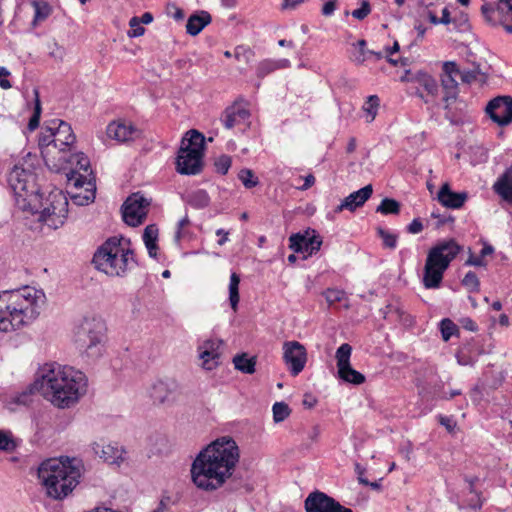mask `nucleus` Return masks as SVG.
<instances>
[{"mask_svg": "<svg viewBox=\"0 0 512 512\" xmlns=\"http://www.w3.org/2000/svg\"><path fill=\"white\" fill-rule=\"evenodd\" d=\"M177 385L175 382L158 381L151 389V397L154 402L163 404L174 399Z\"/></svg>", "mask_w": 512, "mask_h": 512, "instance_id": "393cba45", "label": "nucleus"}, {"mask_svg": "<svg viewBox=\"0 0 512 512\" xmlns=\"http://www.w3.org/2000/svg\"><path fill=\"white\" fill-rule=\"evenodd\" d=\"M469 250V257L468 259L466 260L465 262V265L466 266H475V267H483V266H486V261L484 259H482L480 257V255L478 256H475L472 251H471V248L468 249Z\"/></svg>", "mask_w": 512, "mask_h": 512, "instance_id": "13d9d810", "label": "nucleus"}, {"mask_svg": "<svg viewBox=\"0 0 512 512\" xmlns=\"http://www.w3.org/2000/svg\"><path fill=\"white\" fill-rule=\"evenodd\" d=\"M41 484L48 497L62 500L79 484L81 478V461L78 459L50 458L43 461L37 470Z\"/></svg>", "mask_w": 512, "mask_h": 512, "instance_id": "423d86ee", "label": "nucleus"}, {"mask_svg": "<svg viewBox=\"0 0 512 512\" xmlns=\"http://www.w3.org/2000/svg\"><path fill=\"white\" fill-rule=\"evenodd\" d=\"M249 117L250 113L246 108L242 107L238 103H234L225 109L221 117V121L226 129H232L236 125L248 120Z\"/></svg>", "mask_w": 512, "mask_h": 512, "instance_id": "4be33fe9", "label": "nucleus"}, {"mask_svg": "<svg viewBox=\"0 0 512 512\" xmlns=\"http://www.w3.org/2000/svg\"><path fill=\"white\" fill-rule=\"evenodd\" d=\"M423 15H424L425 17H427V18H428V20H429L432 24H434V25H438V24H439V18L436 16V14H435L433 11H431V10L429 9V7H428V6H426V10L424 11V14H423Z\"/></svg>", "mask_w": 512, "mask_h": 512, "instance_id": "338daca9", "label": "nucleus"}, {"mask_svg": "<svg viewBox=\"0 0 512 512\" xmlns=\"http://www.w3.org/2000/svg\"><path fill=\"white\" fill-rule=\"evenodd\" d=\"M289 242V247L296 253H303L304 258L319 251L322 245L321 237L310 227L304 233L292 234Z\"/></svg>", "mask_w": 512, "mask_h": 512, "instance_id": "2eb2a0df", "label": "nucleus"}, {"mask_svg": "<svg viewBox=\"0 0 512 512\" xmlns=\"http://www.w3.org/2000/svg\"><path fill=\"white\" fill-rule=\"evenodd\" d=\"M222 345L223 341L220 339H208L199 346V356L203 360L204 368L211 370L213 365L218 364Z\"/></svg>", "mask_w": 512, "mask_h": 512, "instance_id": "6ab92c4d", "label": "nucleus"}, {"mask_svg": "<svg viewBox=\"0 0 512 512\" xmlns=\"http://www.w3.org/2000/svg\"><path fill=\"white\" fill-rule=\"evenodd\" d=\"M143 242L151 258H157L158 254V229L157 226H146L143 233Z\"/></svg>", "mask_w": 512, "mask_h": 512, "instance_id": "c756f323", "label": "nucleus"}, {"mask_svg": "<svg viewBox=\"0 0 512 512\" xmlns=\"http://www.w3.org/2000/svg\"><path fill=\"white\" fill-rule=\"evenodd\" d=\"M212 21L211 15L204 10L192 14L186 24V32L191 36L198 35Z\"/></svg>", "mask_w": 512, "mask_h": 512, "instance_id": "bb28decb", "label": "nucleus"}, {"mask_svg": "<svg viewBox=\"0 0 512 512\" xmlns=\"http://www.w3.org/2000/svg\"><path fill=\"white\" fill-rule=\"evenodd\" d=\"M338 377L348 383L355 385L362 384L365 381V376L351 367V364L343 367V370L338 369Z\"/></svg>", "mask_w": 512, "mask_h": 512, "instance_id": "473e14b6", "label": "nucleus"}, {"mask_svg": "<svg viewBox=\"0 0 512 512\" xmlns=\"http://www.w3.org/2000/svg\"><path fill=\"white\" fill-rule=\"evenodd\" d=\"M460 324L465 330H468L471 332H476L478 330V325L470 317H464V318L460 319Z\"/></svg>", "mask_w": 512, "mask_h": 512, "instance_id": "052dcab7", "label": "nucleus"}, {"mask_svg": "<svg viewBox=\"0 0 512 512\" xmlns=\"http://www.w3.org/2000/svg\"><path fill=\"white\" fill-rule=\"evenodd\" d=\"M40 375L42 396L57 408H70L86 393L87 378L73 367L46 363L40 369Z\"/></svg>", "mask_w": 512, "mask_h": 512, "instance_id": "7ed1b4c3", "label": "nucleus"}, {"mask_svg": "<svg viewBox=\"0 0 512 512\" xmlns=\"http://www.w3.org/2000/svg\"><path fill=\"white\" fill-rule=\"evenodd\" d=\"M231 164V157L228 155H222L215 161V169L218 173L225 175L230 169Z\"/></svg>", "mask_w": 512, "mask_h": 512, "instance_id": "864d4df0", "label": "nucleus"}, {"mask_svg": "<svg viewBox=\"0 0 512 512\" xmlns=\"http://www.w3.org/2000/svg\"><path fill=\"white\" fill-rule=\"evenodd\" d=\"M355 473L357 474V479L360 484L367 485L369 484V480L365 477L366 469L361 466L359 463H355Z\"/></svg>", "mask_w": 512, "mask_h": 512, "instance_id": "680f3d73", "label": "nucleus"}, {"mask_svg": "<svg viewBox=\"0 0 512 512\" xmlns=\"http://www.w3.org/2000/svg\"><path fill=\"white\" fill-rule=\"evenodd\" d=\"M240 276L236 272H232L229 283V302L233 311H237L239 296Z\"/></svg>", "mask_w": 512, "mask_h": 512, "instance_id": "72a5a7b5", "label": "nucleus"}, {"mask_svg": "<svg viewBox=\"0 0 512 512\" xmlns=\"http://www.w3.org/2000/svg\"><path fill=\"white\" fill-rule=\"evenodd\" d=\"M283 359L291 375L297 376L305 367L307 353L305 347L297 341L285 342Z\"/></svg>", "mask_w": 512, "mask_h": 512, "instance_id": "f3484780", "label": "nucleus"}, {"mask_svg": "<svg viewBox=\"0 0 512 512\" xmlns=\"http://www.w3.org/2000/svg\"><path fill=\"white\" fill-rule=\"evenodd\" d=\"M481 12L486 22L493 26L504 24L506 20L512 21V0H497L495 5L485 2ZM505 30L512 33V24L505 25Z\"/></svg>", "mask_w": 512, "mask_h": 512, "instance_id": "4468645a", "label": "nucleus"}, {"mask_svg": "<svg viewBox=\"0 0 512 512\" xmlns=\"http://www.w3.org/2000/svg\"><path fill=\"white\" fill-rule=\"evenodd\" d=\"M8 182L14 192L16 207L25 218L27 215L37 216L38 222L51 221L63 224L68 214V200L60 192H51L48 197L49 206L42 208V195L35 183V175L30 169L16 164L8 176Z\"/></svg>", "mask_w": 512, "mask_h": 512, "instance_id": "f257e3e1", "label": "nucleus"}, {"mask_svg": "<svg viewBox=\"0 0 512 512\" xmlns=\"http://www.w3.org/2000/svg\"><path fill=\"white\" fill-rule=\"evenodd\" d=\"M36 392L42 395V380L40 372L38 373L36 380L15 397V402L21 405H28L31 402V396Z\"/></svg>", "mask_w": 512, "mask_h": 512, "instance_id": "7c9ffc66", "label": "nucleus"}, {"mask_svg": "<svg viewBox=\"0 0 512 512\" xmlns=\"http://www.w3.org/2000/svg\"><path fill=\"white\" fill-rule=\"evenodd\" d=\"M94 268L109 277L124 278L138 266L131 240L123 236L107 238L94 252Z\"/></svg>", "mask_w": 512, "mask_h": 512, "instance_id": "39448f33", "label": "nucleus"}, {"mask_svg": "<svg viewBox=\"0 0 512 512\" xmlns=\"http://www.w3.org/2000/svg\"><path fill=\"white\" fill-rule=\"evenodd\" d=\"M239 458V447L233 438L216 439L194 459L191 466L193 483L205 491L217 490L232 476Z\"/></svg>", "mask_w": 512, "mask_h": 512, "instance_id": "f03ea898", "label": "nucleus"}, {"mask_svg": "<svg viewBox=\"0 0 512 512\" xmlns=\"http://www.w3.org/2000/svg\"><path fill=\"white\" fill-rule=\"evenodd\" d=\"M34 95H35L34 112H33V115L30 118L29 123H28V129L30 131H34L39 126L40 116H41V111H42L38 90H34Z\"/></svg>", "mask_w": 512, "mask_h": 512, "instance_id": "c03bdc74", "label": "nucleus"}, {"mask_svg": "<svg viewBox=\"0 0 512 512\" xmlns=\"http://www.w3.org/2000/svg\"><path fill=\"white\" fill-rule=\"evenodd\" d=\"M234 56L239 62L250 63L253 60L254 52L245 46H237L234 50Z\"/></svg>", "mask_w": 512, "mask_h": 512, "instance_id": "09e8293b", "label": "nucleus"}, {"mask_svg": "<svg viewBox=\"0 0 512 512\" xmlns=\"http://www.w3.org/2000/svg\"><path fill=\"white\" fill-rule=\"evenodd\" d=\"M371 12L370 3L368 0H361V7L352 11V16L358 20H363Z\"/></svg>", "mask_w": 512, "mask_h": 512, "instance_id": "6e6d98bb", "label": "nucleus"}, {"mask_svg": "<svg viewBox=\"0 0 512 512\" xmlns=\"http://www.w3.org/2000/svg\"><path fill=\"white\" fill-rule=\"evenodd\" d=\"M290 67V61L288 59H265L261 61L256 69L257 76L260 78L265 77L266 75L283 68Z\"/></svg>", "mask_w": 512, "mask_h": 512, "instance_id": "c85d7f7f", "label": "nucleus"}, {"mask_svg": "<svg viewBox=\"0 0 512 512\" xmlns=\"http://www.w3.org/2000/svg\"><path fill=\"white\" fill-rule=\"evenodd\" d=\"M481 74V70H480V66L477 65L476 67H474L473 69H470V70H460L459 69V74H458V77L461 79V81L463 83H467V84H470L472 82H474L478 75Z\"/></svg>", "mask_w": 512, "mask_h": 512, "instance_id": "8fccbe9b", "label": "nucleus"}, {"mask_svg": "<svg viewBox=\"0 0 512 512\" xmlns=\"http://www.w3.org/2000/svg\"><path fill=\"white\" fill-rule=\"evenodd\" d=\"M373 188L371 184L349 194L338 206V210L348 209L355 210L357 207L362 206L372 195Z\"/></svg>", "mask_w": 512, "mask_h": 512, "instance_id": "b1692460", "label": "nucleus"}, {"mask_svg": "<svg viewBox=\"0 0 512 512\" xmlns=\"http://www.w3.org/2000/svg\"><path fill=\"white\" fill-rule=\"evenodd\" d=\"M10 72L5 67H0V87L2 89H9L12 87L10 81L7 79Z\"/></svg>", "mask_w": 512, "mask_h": 512, "instance_id": "bf43d9fd", "label": "nucleus"}, {"mask_svg": "<svg viewBox=\"0 0 512 512\" xmlns=\"http://www.w3.org/2000/svg\"><path fill=\"white\" fill-rule=\"evenodd\" d=\"M75 140L76 137L70 124L60 119H53L41 132L38 144L41 153L44 155L46 153L45 149H48L51 145L63 152L73 145Z\"/></svg>", "mask_w": 512, "mask_h": 512, "instance_id": "9d476101", "label": "nucleus"}, {"mask_svg": "<svg viewBox=\"0 0 512 512\" xmlns=\"http://www.w3.org/2000/svg\"><path fill=\"white\" fill-rule=\"evenodd\" d=\"M31 5L34 8L33 25L46 20L52 12L50 5L44 1H33Z\"/></svg>", "mask_w": 512, "mask_h": 512, "instance_id": "f704fd0d", "label": "nucleus"}, {"mask_svg": "<svg viewBox=\"0 0 512 512\" xmlns=\"http://www.w3.org/2000/svg\"><path fill=\"white\" fill-rule=\"evenodd\" d=\"M321 434V429L319 425H314L311 431L308 433V437L312 442H316Z\"/></svg>", "mask_w": 512, "mask_h": 512, "instance_id": "69168bd1", "label": "nucleus"}, {"mask_svg": "<svg viewBox=\"0 0 512 512\" xmlns=\"http://www.w3.org/2000/svg\"><path fill=\"white\" fill-rule=\"evenodd\" d=\"M238 178L246 188H253L258 184V179L250 169H242L238 174Z\"/></svg>", "mask_w": 512, "mask_h": 512, "instance_id": "de8ad7c7", "label": "nucleus"}, {"mask_svg": "<svg viewBox=\"0 0 512 512\" xmlns=\"http://www.w3.org/2000/svg\"><path fill=\"white\" fill-rule=\"evenodd\" d=\"M69 162L73 166L66 174L69 185L75 188H82L86 186L87 195H85L86 202L93 201L95 188L94 177L90 168V161L83 153H77L71 156Z\"/></svg>", "mask_w": 512, "mask_h": 512, "instance_id": "9b49d317", "label": "nucleus"}, {"mask_svg": "<svg viewBox=\"0 0 512 512\" xmlns=\"http://www.w3.org/2000/svg\"><path fill=\"white\" fill-rule=\"evenodd\" d=\"M492 188L503 201L512 206V166L505 169Z\"/></svg>", "mask_w": 512, "mask_h": 512, "instance_id": "5701e85b", "label": "nucleus"}, {"mask_svg": "<svg viewBox=\"0 0 512 512\" xmlns=\"http://www.w3.org/2000/svg\"><path fill=\"white\" fill-rule=\"evenodd\" d=\"M463 250L454 238L437 241L429 250L424 266L423 284L427 289L439 288L444 272Z\"/></svg>", "mask_w": 512, "mask_h": 512, "instance_id": "0eeeda50", "label": "nucleus"}, {"mask_svg": "<svg viewBox=\"0 0 512 512\" xmlns=\"http://www.w3.org/2000/svg\"><path fill=\"white\" fill-rule=\"evenodd\" d=\"M106 327L96 317H85L75 328V344L90 359H97L104 352Z\"/></svg>", "mask_w": 512, "mask_h": 512, "instance_id": "6e6552de", "label": "nucleus"}, {"mask_svg": "<svg viewBox=\"0 0 512 512\" xmlns=\"http://www.w3.org/2000/svg\"><path fill=\"white\" fill-rule=\"evenodd\" d=\"M335 2L334 1H328L326 2L322 7V14L324 16H330L335 11Z\"/></svg>", "mask_w": 512, "mask_h": 512, "instance_id": "0e129e2a", "label": "nucleus"}, {"mask_svg": "<svg viewBox=\"0 0 512 512\" xmlns=\"http://www.w3.org/2000/svg\"><path fill=\"white\" fill-rule=\"evenodd\" d=\"M400 211V202L392 198H384L376 208V212H379L382 215H397Z\"/></svg>", "mask_w": 512, "mask_h": 512, "instance_id": "e433bc0d", "label": "nucleus"}, {"mask_svg": "<svg viewBox=\"0 0 512 512\" xmlns=\"http://www.w3.org/2000/svg\"><path fill=\"white\" fill-rule=\"evenodd\" d=\"M468 198L466 192H454L449 183H444L437 193V200L445 207L457 209L464 205Z\"/></svg>", "mask_w": 512, "mask_h": 512, "instance_id": "412c9836", "label": "nucleus"}, {"mask_svg": "<svg viewBox=\"0 0 512 512\" xmlns=\"http://www.w3.org/2000/svg\"><path fill=\"white\" fill-rule=\"evenodd\" d=\"M440 332L444 341L450 340L454 335H459L458 326L449 318H444L439 323Z\"/></svg>", "mask_w": 512, "mask_h": 512, "instance_id": "ea45409f", "label": "nucleus"}, {"mask_svg": "<svg viewBox=\"0 0 512 512\" xmlns=\"http://www.w3.org/2000/svg\"><path fill=\"white\" fill-rule=\"evenodd\" d=\"M379 107V98L376 95H371L367 98L366 102L363 105V111L367 115V121L372 122L378 111Z\"/></svg>", "mask_w": 512, "mask_h": 512, "instance_id": "a19ab883", "label": "nucleus"}, {"mask_svg": "<svg viewBox=\"0 0 512 512\" xmlns=\"http://www.w3.org/2000/svg\"><path fill=\"white\" fill-rule=\"evenodd\" d=\"M439 422L443 425L448 431H452L456 425V423L452 420V418L447 416H440Z\"/></svg>", "mask_w": 512, "mask_h": 512, "instance_id": "e2e57ef3", "label": "nucleus"}, {"mask_svg": "<svg viewBox=\"0 0 512 512\" xmlns=\"http://www.w3.org/2000/svg\"><path fill=\"white\" fill-rule=\"evenodd\" d=\"M204 136L190 130L182 140L176 160V170L182 175H196L202 170Z\"/></svg>", "mask_w": 512, "mask_h": 512, "instance_id": "1a4fd4ad", "label": "nucleus"}, {"mask_svg": "<svg viewBox=\"0 0 512 512\" xmlns=\"http://www.w3.org/2000/svg\"><path fill=\"white\" fill-rule=\"evenodd\" d=\"M338 501L319 490L311 492L304 501L306 512H333Z\"/></svg>", "mask_w": 512, "mask_h": 512, "instance_id": "a211bd4d", "label": "nucleus"}, {"mask_svg": "<svg viewBox=\"0 0 512 512\" xmlns=\"http://www.w3.org/2000/svg\"><path fill=\"white\" fill-rule=\"evenodd\" d=\"M130 30L127 32L128 37L136 38L145 33V28L141 25L138 17H132L129 21Z\"/></svg>", "mask_w": 512, "mask_h": 512, "instance_id": "3c124183", "label": "nucleus"}, {"mask_svg": "<svg viewBox=\"0 0 512 512\" xmlns=\"http://www.w3.org/2000/svg\"><path fill=\"white\" fill-rule=\"evenodd\" d=\"M106 134L110 139H114L118 142H126L137 137L139 131L131 123L114 121L108 124Z\"/></svg>", "mask_w": 512, "mask_h": 512, "instance_id": "aec40b11", "label": "nucleus"}, {"mask_svg": "<svg viewBox=\"0 0 512 512\" xmlns=\"http://www.w3.org/2000/svg\"><path fill=\"white\" fill-rule=\"evenodd\" d=\"M344 295H345L344 291L339 290V289H334V288H328L324 292L325 299L329 304H334V303L342 301L344 298Z\"/></svg>", "mask_w": 512, "mask_h": 512, "instance_id": "5fc2aeb1", "label": "nucleus"}, {"mask_svg": "<svg viewBox=\"0 0 512 512\" xmlns=\"http://www.w3.org/2000/svg\"><path fill=\"white\" fill-rule=\"evenodd\" d=\"M442 71L441 85L444 91L443 101L445 103V109H450L451 105L458 100L459 84L457 77L459 67L454 61H446L442 65Z\"/></svg>", "mask_w": 512, "mask_h": 512, "instance_id": "ddd939ff", "label": "nucleus"}, {"mask_svg": "<svg viewBox=\"0 0 512 512\" xmlns=\"http://www.w3.org/2000/svg\"><path fill=\"white\" fill-rule=\"evenodd\" d=\"M16 448V443L9 433L0 430V450L11 452Z\"/></svg>", "mask_w": 512, "mask_h": 512, "instance_id": "603ef678", "label": "nucleus"}, {"mask_svg": "<svg viewBox=\"0 0 512 512\" xmlns=\"http://www.w3.org/2000/svg\"><path fill=\"white\" fill-rule=\"evenodd\" d=\"M485 111L491 120L499 126L509 125L512 122V97H495L488 102Z\"/></svg>", "mask_w": 512, "mask_h": 512, "instance_id": "dca6fc26", "label": "nucleus"}, {"mask_svg": "<svg viewBox=\"0 0 512 512\" xmlns=\"http://www.w3.org/2000/svg\"><path fill=\"white\" fill-rule=\"evenodd\" d=\"M470 343L464 344L456 354L457 361L463 366H473L478 357L482 354L489 353L490 349L477 348L475 351L470 349Z\"/></svg>", "mask_w": 512, "mask_h": 512, "instance_id": "cd10ccee", "label": "nucleus"}, {"mask_svg": "<svg viewBox=\"0 0 512 512\" xmlns=\"http://www.w3.org/2000/svg\"><path fill=\"white\" fill-rule=\"evenodd\" d=\"M351 353L352 347L348 343H343L338 347L335 355L338 369L343 370V367L350 364Z\"/></svg>", "mask_w": 512, "mask_h": 512, "instance_id": "58836bf2", "label": "nucleus"}, {"mask_svg": "<svg viewBox=\"0 0 512 512\" xmlns=\"http://www.w3.org/2000/svg\"><path fill=\"white\" fill-rule=\"evenodd\" d=\"M151 201L141 193H133L122 205V218L125 224H142L146 219Z\"/></svg>", "mask_w": 512, "mask_h": 512, "instance_id": "f8f14e48", "label": "nucleus"}, {"mask_svg": "<svg viewBox=\"0 0 512 512\" xmlns=\"http://www.w3.org/2000/svg\"><path fill=\"white\" fill-rule=\"evenodd\" d=\"M169 501H170L169 497H167L166 499H161L158 507L153 512H166L168 509Z\"/></svg>", "mask_w": 512, "mask_h": 512, "instance_id": "774afa93", "label": "nucleus"}, {"mask_svg": "<svg viewBox=\"0 0 512 512\" xmlns=\"http://www.w3.org/2000/svg\"><path fill=\"white\" fill-rule=\"evenodd\" d=\"M235 369L245 374H253L255 372V357L248 358L246 353L237 354L233 358Z\"/></svg>", "mask_w": 512, "mask_h": 512, "instance_id": "2f4dec72", "label": "nucleus"}, {"mask_svg": "<svg viewBox=\"0 0 512 512\" xmlns=\"http://www.w3.org/2000/svg\"><path fill=\"white\" fill-rule=\"evenodd\" d=\"M356 46L358 47V51L353 55V61L356 62L357 64H362L367 59V54H374L373 51L365 49L366 41L363 39L359 40L356 43ZM375 55L377 56V58L382 57L381 52L375 53Z\"/></svg>", "mask_w": 512, "mask_h": 512, "instance_id": "a18cd8bd", "label": "nucleus"}, {"mask_svg": "<svg viewBox=\"0 0 512 512\" xmlns=\"http://www.w3.org/2000/svg\"><path fill=\"white\" fill-rule=\"evenodd\" d=\"M415 81L424 88L428 94L436 95L438 91V84L436 80L429 74L419 72L415 76Z\"/></svg>", "mask_w": 512, "mask_h": 512, "instance_id": "c9c22d12", "label": "nucleus"}, {"mask_svg": "<svg viewBox=\"0 0 512 512\" xmlns=\"http://www.w3.org/2000/svg\"><path fill=\"white\" fill-rule=\"evenodd\" d=\"M377 235L382 240V245L385 248L395 249L397 246L398 235L383 226L377 227Z\"/></svg>", "mask_w": 512, "mask_h": 512, "instance_id": "4c0bfd02", "label": "nucleus"}, {"mask_svg": "<svg viewBox=\"0 0 512 512\" xmlns=\"http://www.w3.org/2000/svg\"><path fill=\"white\" fill-rule=\"evenodd\" d=\"M94 453L104 462L109 464L118 463L122 459L123 450L117 445L95 443Z\"/></svg>", "mask_w": 512, "mask_h": 512, "instance_id": "a878e982", "label": "nucleus"}, {"mask_svg": "<svg viewBox=\"0 0 512 512\" xmlns=\"http://www.w3.org/2000/svg\"><path fill=\"white\" fill-rule=\"evenodd\" d=\"M273 419L276 423L284 421L291 413V410L285 402H275L273 407Z\"/></svg>", "mask_w": 512, "mask_h": 512, "instance_id": "37998d69", "label": "nucleus"}, {"mask_svg": "<svg viewBox=\"0 0 512 512\" xmlns=\"http://www.w3.org/2000/svg\"><path fill=\"white\" fill-rule=\"evenodd\" d=\"M189 203L196 208H204L209 205L210 198L205 190H197L189 196Z\"/></svg>", "mask_w": 512, "mask_h": 512, "instance_id": "79ce46f5", "label": "nucleus"}, {"mask_svg": "<svg viewBox=\"0 0 512 512\" xmlns=\"http://www.w3.org/2000/svg\"><path fill=\"white\" fill-rule=\"evenodd\" d=\"M49 56L54 58L55 60L62 61L65 56V48L63 46L58 45V43L53 42L49 46Z\"/></svg>", "mask_w": 512, "mask_h": 512, "instance_id": "4d7b16f0", "label": "nucleus"}, {"mask_svg": "<svg viewBox=\"0 0 512 512\" xmlns=\"http://www.w3.org/2000/svg\"><path fill=\"white\" fill-rule=\"evenodd\" d=\"M45 299L42 290L30 286L0 292V331L30 324L40 315Z\"/></svg>", "mask_w": 512, "mask_h": 512, "instance_id": "20e7f679", "label": "nucleus"}, {"mask_svg": "<svg viewBox=\"0 0 512 512\" xmlns=\"http://www.w3.org/2000/svg\"><path fill=\"white\" fill-rule=\"evenodd\" d=\"M462 285L470 292H477L480 287V282L476 273L473 271H468L462 279Z\"/></svg>", "mask_w": 512, "mask_h": 512, "instance_id": "49530a36", "label": "nucleus"}]
</instances>
